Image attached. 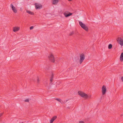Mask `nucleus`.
Returning a JSON list of instances; mask_svg holds the SVG:
<instances>
[{"mask_svg":"<svg viewBox=\"0 0 123 123\" xmlns=\"http://www.w3.org/2000/svg\"><path fill=\"white\" fill-rule=\"evenodd\" d=\"M69 1H71L72 0H68Z\"/></svg>","mask_w":123,"mask_h":123,"instance_id":"obj_26","label":"nucleus"},{"mask_svg":"<svg viewBox=\"0 0 123 123\" xmlns=\"http://www.w3.org/2000/svg\"><path fill=\"white\" fill-rule=\"evenodd\" d=\"M10 6L13 12L15 13H16L17 12V10L12 4H11Z\"/></svg>","mask_w":123,"mask_h":123,"instance_id":"obj_8","label":"nucleus"},{"mask_svg":"<svg viewBox=\"0 0 123 123\" xmlns=\"http://www.w3.org/2000/svg\"><path fill=\"white\" fill-rule=\"evenodd\" d=\"M79 23L80 25L82 28L86 31H88V28L84 24L81 22H79Z\"/></svg>","mask_w":123,"mask_h":123,"instance_id":"obj_2","label":"nucleus"},{"mask_svg":"<svg viewBox=\"0 0 123 123\" xmlns=\"http://www.w3.org/2000/svg\"><path fill=\"white\" fill-rule=\"evenodd\" d=\"M55 99L56 100H57V101H58L60 102V103H61L62 104V102H61V99H58V98H56V99Z\"/></svg>","mask_w":123,"mask_h":123,"instance_id":"obj_17","label":"nucleus"},{"mask_svg":"<svg viewBox=\"0 0 123 123\" xmlns=\"http://www.w3.org/2000/svg\"><path fill=\"white\" fill-rule=\"evenodd\" d=\"M34 28V27L33 26H31L30 27V30Z\"/></svg>","mask_w":123,"mask_h":123,"instance_id":"obj_20","label":"nucleus"},{"mask_svg":"<svg viewBox=\"0 0 123 123\" xmlns=\"http://www.w3.org/2000/svg\"><path fill=\"white\" fill-rule=\"evenodd\" d=\"M85 56L83 53H82L80 55V63L81 64L83 60L85 59Z\"/></svg>","mask_w":123,"mask_h":123,"instance_id":"obj_4","label":"nucleus"},{"mask_svg":"<svg viewBox=\"0 0 123 123\" xmlns=\"http://www.w3.org/2000/svg\"><path fill=\"white\" fill-rule=\"evenodd\" d=\"M39 80L38 78V77H37V82L38 83H39Z\"/></svg>","mask_w":123,"mask_h":123,"instance_id":"obj_21","label":"nucleus"},{"mask_svg":"<svg viewBox=\"0 0 123 123\" xmlns=\"http://www.w3.org/2000/svg\"><path fill=\"white\" fill-rule=\"evenodd\" d=\"M57 117L56 116L53 117L50 120V123H52L57 118Z\"/></svg>","mask_w":123,"mask_h":123,"instance_id":"obj_10","label":"nucleus"},{"mask_svg":"<svg viewBox=\"0 0 123 123\" xmlns=\"http://www.w3.org/2000/svg\"><path fill=\"white\" fill-rule=\"evenodd\" d=\"M87 96H88V97H87V98H90L91 97V96L90 95H87Z\"/></svg>","mask_w":123,"mask_h":123,"instance_id":"obj_23","label":"nucleus"},{"mask_svg":"<svg viewBox=\"0 0 123 123\" xmlns=\"http://www.w3.org/2000/svg\"><path fill=\"white\" fill-rule=\"evenodd\" d=\"M117 41L118 42H119V44L122 46H123V40L121 37H119L117 39Z\"/></svg>","mask_w":123,"mask_h":123,"instance_id":"obj_6","label":"nucleus"},{"mask_svg":"<svg viewBox=\"0 0 123 123\" xmlns=\"http://www.w3.org/2000/svg\"><path fill=\"white\" fill-rule=\"evenodd\" d=\"M72 14V13L69 12L68 13L67 12H65L64 13V14L66 17H68L69 16L71 15Z\"/></svg>","mask_w":123,"mask_h":123,"instance_id":"obj_9","label":"nucleus"},{"mask_svg":"<svg viewBox=\"0 0 123 123\" xmlns=\"http://www.w3.org/2000/svg\"><path fill=\"white\" fill-rule=\"evenodd\" d=\"M24 123L23 122H22V123Z\"/></svg>","mask_w":123,"mask_h":123,"instance_id":"obj_27","label":"nucleus"},{"mask_svg":"<svg viewBox=\"0 0 123 123\" xmlns=\"http://www.w3.org/2000/svg\"><path fill=\"white\" fill-rule=\"evenodd\" d=\"M102 91L103 95L105 94L106 91V87L104 86H103L102 87Z\"/></svg>","mask_w":123,"mask_h":123,"instance_id":"obj_7","label":"nucleus"},{"mask_svg":"<svg viewBox=\"0 0 123 123\" xmlns=\"http://www.w3.org/2000/svg\"><path fill=\"white\" fill-rule=\"evenodd\" d=\"M2 113H0V117L2 115Z\"/></svg>","mask_w":123,"mask_h":123,"instance_id":"obj_25","label":"nucleus"},{"mask_svg":"<svg viewBox=\"0 0 123 123\" xmlns=\"http://www.w3.org/2000/svg\"><path fill=\"white\" fill-rule=\"evenodd\" d=\"M26 12L27 13H28L32 15H34V13L33 12H31V11H29L28 10H26Z\"/></svg>","mask_w":123,"mask_h":123,"instance_id":"obj_14","label":"nucleus"},{"mask_svg":"<svg viewBox=\"0 0 123 123\" xmlns=\"http://www.w3.org/2000/svg\"><path fill=\"white\" fill-rule=\"evenodd\" d=\"M34 5L35 6V9L36 10L40 9L42 7V5L41 4L36 3Z\"/></svg>","mask_w":123,"mask_h":123,"instance_id":"obj_3","label":"nucleus"},{"mask_svg":"<svg viewBox=\"0 0 123 123\" xmlns=\"http://www.w3.org/2000/svg\"><path fill=\"white\" fill-rule=\"evenodd\" d=\"M112 45L111 44H110L108 46V48L109 49H111L112 47Z\"/></svg>","mask_w":123,"mask_h":123,"instance_id":"obj_16","label":"nucleus"},{"mask_svg":"<svg viewBox=\"0 0 123 123\" xmlns=\"http://www.w3.org/2000/svg\"><path fill=\"white\" fill-rule=\"evenodd\" d=\"M74 34V31H72L69 34V35L70 36H71L72 35Z\"/></svg>","mask_w":123,"mask_h":123,"instance_id":"obj_18","label":"nucleus"},{"mask_svg":"<svg viewBox=\"0 0 123 123\" xmlns=\"http://www.w3.org/2000/svg\"><path fill=\"white\" fill-rule=\"evenodd\" d=\"M53 74H52L51 76V78L50 79V84H51V83H52V81L53 79Z\"/></svg>","mask_w":123,"mask_h":123,"instance_id":"obj_15","label":"nucleus"},{"mask_svg":"<svg viewBox=\"0 0 123 123\" xmlns=\"http://www.w3.org/2000/svg\"><path fill=\"white\" fill-rule=\"evenodd\" d=\"M121 79L122 81L123 82V76L121 77Z\"/></svg>","mask_w":123,"mask_h":123,"instance_id":"obj_24","label":"nucleus"},{"mask_svg":"<svg viewBox=\"0 0 123 123\" xmlns=\"http://www.w3.org/2000/svg\"><path fill=\"white\" fill-rule=\"evenodd\" d=\"M59 0H53L52 4L54 5H57L58 3Z\"/></svg>","mask_w":123,"mask_h":123,"instance_id":"obj_12","label":"nucleus"},{"mask_svg":"<svg viewBox=\"0 0 123 123\" xmlns=\"http://www.w3.org/2000/svg\"><path fill=\"white\" fill-rule=\"evenodd\" d=\"M48 58L49 60L52 62H54L55 61V59L53 55L51 54L48 56Z\"/></svg>","mask_w":123,"mask_h":123,"instance_id":"obj_5","label":"nucleus"},{"mask_svg":"<svg viewBox=\"0 0 123 123\" xmlns=\"http://www.w3.org/2000/svg\"><path fill=\"white\" fill-rule=\"evenodd\" d=\"M79 123H84V122L83 121H79Z\"/></svg>","mask_w":123,"mask_h":123,"instance_id":"obj_22","label":"nucleus"},{"mask_svg":"<svg viewBox=\"0 0 123 123\" xmlns=\"http://www.w3.org/2000/svg\"><path fill=\"white\" fill-rule=\"evenodd\" d=\"M120 60L121 61L123 60V52L121 53L120 57Z\"/></svg>","mask_w":123,"mask_h":123,"instance_id":"obj_13","label":"nucleus"},{"mask_svg":"<svg viewBox=\"0 0 123 123\" xmlns=\"http://www.w3.org/2000/svg\"><path fill=\"white\" fill-rule=\"evenodd\" d=\"M78 93L79 95L81 96V97H84L86 98H87L88 97V96H87V95L83 92L79 91Z\"/></svg>","mask_w":123,"mask_h":123,"instance_id":"obj_1","label":"nucleus"},{"mask_svg":"<svg viewBox=\"0 0 123 123\" xmlns=\"http://www.w3.org/2000/svg\"><path fill=\"white\" fill-rule=\"evenodd\" d=\"M19 29L20 28L19 27H14L13 28V31L14 32L18 31L19 30Z\"/></svg>","mask_w":123,"mask_h":123,"instance_id":"obj_11","label":"nucleus"},{"mask_svg":"<svg viewBox=\"0 0 123 123\" xmlns=\"http://www.w3.org/2000/svg\"><path fill=\"white\" fill-rule=\"evenodd\" d=\"M25 102H28L29 101V99H27L25 100Z\"/></svg>","mask_w":123,"mask_h":123,"instance_id":"obj_19","label":"nucleus"}]
</instances>
